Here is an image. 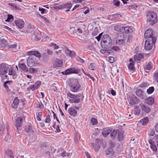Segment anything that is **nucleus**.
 Returning <instances> with one entry per match:
<instances>
[{
  "label": "nucleus",
  "mask_w": 158,
  "mask_h": 158,
  "mask_svg": "<svg viewBox=\"0 0 158 158\" xmlns=\"http://www.w3.org/2000/svg\"><path fill=\"white\" fill-rule=\"evenodd\" d=\"M7 73L10 75L15 76L16 72L11 65L2 63L0 65V75H5Z\"/></svg>",
  "instance_id": "f257e3e1"
},
{
  "label": "nucleus",
  "mask_w": 158,
  "mask_h": 158,
  "mask_svg": "<svg viewBox=\"0 0 158 158\" xmlns=\"http://www.w3.org/2000/svg\"><path fill=\"white\" fill-rule=\"evenodd\" d=\"M102 42L101 45L102 47L106 49H109L112 47V40L110 37L108 35H104L103 36Z\"/></svg>",
  "instance_id": "f03ea898"
},
{
  "label": "nucleus",
  "mask_w": 158,
  "mask_h": 158,
  "mask_svg": "<svg viewBox=\"0 0 158 158\" xmlns=\"http://www.w3.org/2000/svg\"><path fill=\"white\" fill-rule=\"evenodd\" d=\"M70 90L73 93H76L81 90V86L78 81L76 79L71 80L69 84Z\"/></svg>",
  "instance_id": "7ed1b4c3"
},
{
  "label": "nucleus",
  "mask_w": 158,
  "mask_h": 158,
  "mask_svg": "<svg viewBox=\"0 0 158 158\" xmlns=\"http://www.w3.org/2000/svg\"><path fill=\"white\" fill-rule=\"evenodd\" d=\"M67 95V98L69 99V100L71 103H78L80 101V98L81 94H72L70 92H68Z\"/></svg>",
  "instance_id": "20e7f679"
},
{
  "label": "nucleus",
  "mask_w": 158,
  "mask_h": 158,
  "mask_svg": "<svg viewBox=\"0 0 158 158\" xmlns=\"http://www.w3.org/2000/svg\"><path fill=\"white\" fill-rule=\"evenodd\" d=\"M147 20L150 25L155 24L157 21L156 13L153 11L149 12L147 15Z\"/></svg>",
  "instance_id": "39448f33"
},
{
  "label": "nucleus",
  "mask_w": 158,
  "mask_h": 158,
  "mask_svg": "<svg viewBox=\"0 0 158 158\" xmlns=\"http://www.w3.org/2000/svg\"><path fill=\"white\" fill-rule=\"evenodd\" d=\"M156 40V38L152 39L150 38L149 40H147L144 45V48L146 50H149L152 49L153 47V44H155Z\"/></svg>",
  "instance_id": "423d86ee"
},
{
  "label": "nucleus",
  "mask_w": 158,
  "mask_h": 158,
  "mask_svg": "<svg viewBox=\"0 0 158 158\" xmlns=\"http://www.w3.org/2000/svg\"><path fill=\"white\" fill-rule=\"evenodd\" d=\"M27 64L29 67L35 66H36L37 61L36 58L33 56H30L27 60Z\"/></svg>",
  "instance_id": "0eeeda50"
},
{
  "label": "nucleus",
  "mask_w": 158,
  "mask_h": 158,
  "mask_svg": "<svg viewBox=\"0 0 158 158\" xmlns=\"http://www.w3.org/2000/svg\"><path fill=\"white\" fill-rule=\"evenodd\" d=\"M144 37L145 38L147 39V40H149L151 38L153 40L154 37L156 38L153 35L152 30L151 29H149L146 31L144 33Z\"/></svg>",
  "instance_id": "6e6552de"
},
{
  "label": "nucleus",
  "mask_w": 158,
  "mask_h": 158,
  "mask_svg": "<svg viewBox=\"0 0 158 158\" xmlns=\"http://www.w3.org/2000/svg\"><path fill=\"white\" fill-rule=\"evenodd\" d=\"M79 71L80 69H77L76 68H71L66 69L64 71V74L68 75L73 73L77 74L79 73Z\"/></svg>",
  "instance_id": "1a4fd4ad"
},
{
  "label": "nucleus",
  "mask_w": 158,
  "mask_h": 158,
  "mask_svg": "<svg viewBox=\"0 0 158 158\" xmlns=\"http://www.w3.org/2000/svg\"><path fill=\"white\" fill-rule=\"evenodd\" d=\"M41 82L40 81H37L34 85H30V86L27 88V90L30 91V90L34 91L37 89L40 86Z\"/></svg>",
  "instance_id": "9d476101"
},
{
  "label": "nucleus",
  "mask_w": 158,
  "mask_h": 158,
  "mask_svg": "<svg viewBox=\"0 0 158 158\" xmlns=\"http://www.w3.org/2000/svg\"><path fill=\"white\" fill-rule=\"evenodd\" d=\"M25 60H21L20 61L18 64V66L19 68L21 69L24 71L27 72L28 71V68H27L25 64Z\"/></svg>",
  "instance_id": "9b49d317"
},
{
  "label": "nucleus",
  "mask_w": 158,
  "mask_h": 158,
  "mask_svg": "<svg viewBox=\"0 0 158 158\" xmlns=\"http://www.w3.org/2000/svg\"><path fill=\"white\" fill-rule=\"evenodd\" d=\"M14 23L16 26L19 28L21 29L24 27V23L22 19H17L14 21Z\"/></svg>",
  "instance_id": "f8f14e48"
},
{
  "label": "nucleus",
  "mask_w": 158,
  "mask_h": 158,
  "mask_svg": "<svg viewBox=\"0 0 158 158\" xmlns=\"http://www.w3.org/2000/svg\"><path fill=\"white\" fill-rule=\"evenodd\" d=\"M23 119L21 117L18 118L15 121V126L16 127L17 130L19 133V131H20V129H19V128L21 126L22 124V123Z\"/></svg>",
  "instance_id": "ddd939ff"
},
{
  "label": "nucleus",
  "mask_w": 158,
  "mask_h": 158,
  "mask_svg": "<svg viewBox=\"0 0 158 158\" xmlns=\"http://www.w3.org/2000/svg\"><path fill=\"white\" fill-rule=\"evenodd\" d=\"M27 56L34 55L38 58H40L41 55L37 51H29L27 52L26 53Z\"/></svg>",
  "instance_id": "4468645a"
},
{
  "label": "nucleus",
  "mask_w": 158,
  "mask_h": 158,
  "mask_svg": "<svg viewBox=\"0 0 158 158\" xmlns=\"http://www.w3.org/2000/svg\"><path fill=\"white\" fill-rule=\"evenodd\" d=\"M63 64V61L60 59H56L53 63V67L54 68L61 67Z\"/></svg>",
  "instance_id": "2eb2a0df"
},
{
  "label": "nucleus",
  "mask_w": 158,
  "mask_h": 158,
  "mask_svg": "<svg viewBox=\"0 0 158 158\" xmlns=\"http://www.w3.org/2000/svg\"><path fill=\"white\" fill-rule=\"evenodd\" d=\"M137 100V97L134 95H132L129 97L128 102L130 104L133 105L136 104Z\"/></svg>",
  "instance_id": "dca6fc26"
},
{
  "label": "nucleus",
  "mask_w": 158,
  "mask_h": 158,
  "mask_svg": "<svg viewBox=\"0 0 158 158\" xmlns=\"http://www.w3.org/2000/svg\"><path fill=\"white\" fill-rule=\"evenodd\" d=\"M135 94L137 96L143 99L146 97V94H144V92L141 89H137L136 91Z\"/></svg>",
  "instance_id": "f3484780"
},
{
  "label": "nucleus",
  "mask_w": 158,
  "mask_h": 158,
  "mask_svg": "<svg viewBox=\"0 0 158 158\" xmlns=\"http://www.w3.org/2000/svg\"><path fill=\"white\" fill-rule=\"evenodd\" d=\"M140 106L141 107L142 111L144 112L148 113L150 112L151 109L149 106L145 105L143 103L140 104Z\"/></svg>",
  "instance_id": "a211bd4d"
},
{
  "label": "nucleus",
  "mask_w": 158,
  "mask_h": 158,
  "mask_svg": "<svg viewBox=\"0 0 158 158\" xmlns=\"http://www.w3.org/2000/svg\"><path fill=\"white\" fill-rule=\"evenodd\" d=\"M122 29V32H124L126 33H131L133 31L132 28L129 27H123Z\"/></svg>",
  "instance_id": "6ab92c4d"
},
{
  "label": "nucleus",
  "mask_w": 158,
  "mask_h": 158,
  "mask_svg": "<svg viewBox=\"0 0 158 158\" xmlns=\"http://www.w3.org/2000/svg\"><path fill=\"white\" fill-rule=\"evenodd\" d=\"M145 102L148 105H152L154 102V99L153 98L150 97L145 100Z\"/></svg>",
  "instance_id": "aec40b11"
},
{
  "label": "nucleus",
  "mask_w": 158,
  "mask_h": 158,
  "mask_svg": "<svg viewBox=\"0 0 158 158\" xmlns=\"http://www.w3.org/2000/svg\"><path fill=\"white\" fill-rule=\"evenodd\" d=\"M65 53L67 56L71 57H74L75 55V53L73 51H71L69 49H66L65 51Z\"/></svg>",
  "instance_id": "412c9836"
},
{
  "label": "nucleus",
  "mask_w": 158,
  "mask_h": 158,
  "mask_svg": "<svg viewBox=\"0 0 158 158\" xmlns=\"http://www.w3.org/2000/svg\"><path fill=\"white\" fill-rule=\"evenodd\" d=\"M111 131V130L108 128H106L103 129L102 134L104 137H106Z\"/></svg>",
  "instance_id": "4be33fe9"
},
{
  "label": "nucleus",
  "mask_w": 158,
  "mask_h": 158,
  "mask_svg": "<svg viewBox=\"0 0 158 158\" xmlns=\"http://www.w3.org/2000/svg\"><path fill=\"white\" fill-rule=\"evenodd\" d=\"M69 113L72 116H75L77 114V111L72 107L68 109Z\"/></svg>",
  "instance_id": "5701e85b"
},
{
  "label": "nucleus",
  "mask_w": 158,
  "mask_h": 158,
  "mask_svg": "<svg viewBox=\"0 0 158 158\" xmlns=\"http://www.w3.org/2000/svg\"><path fill=\"white\" fill-rule=\"evenodd\" d=\"M106 154L109 157L112 156L114 154V152L112 148H108L106 151Z\"/></svg>",
  "instance_id": "b1692460"
},
{
  "label": "nucleus",
  "mask_w": 158,
  "mask_h": 158,
  "mask_svg": "<svg viewBox=\"0 0 158 158\" xmlns=\"http://www.w3.org/2000/svg\"><path fill=\"white\" fill-rule=\"evenodd\" d=\"M153 67L152 63L149 62L146 63L143 66L144 69L146 70H150Z\"/></svg>",
  "instance_id": "393cba45"
},
{
  "label": "nucleus",
  "mask_w": 158,
  "mask_h": 158,
  "mask_svg": "<svg viewBox=\"0 0 158 158\" xmlns=\"http://www.w3.org/2000/svg\"><path fill=\"white\" fill-rule=\"evenodd\" d=\"M19 102V101L17 97H16L13 101V104H12V106L13 108H16Z\"/></svg>",
  "instance_id": "a878e982"
},
{
  "label": "nucleus",
  "mask_w": 158,
  "mask_h": 158,
  "mask_svg": "<svg viewBox=\"0 0 158 158\" xmlns=\"http://www.w3.org/2000/svg\"><path fill=\"white\" fill-rule=\"evenodd\" d=\"M115 39L126 40L127 39V36L126 35L123 34H118L116 37L114 39V41H115Z\"/></svg>",
  "instance_id": "bb28decb"
},
{
  "label": "nucleus",
  "mask_w": 158,
  "mask_h": 158,
  "mask_svg": "<svg viewBox=\"0 0 158 158\" xmlns=\"http://www.w3.org/2000/svg\"><path fill=\"white\" fill-rule=\"evenodd\" d=\"M5 158H14L13 156L12 152L11 150H8L6 152L5 156Z\"/></svg>",
  "instance_id": "cd10ccee"
},
{
  "label": "nucleus",
  "mask_w": 158,
  "mask_h": 158,
  "mask_svg": "<svg viewBox=\"0 0 158 158\" xmlns=\"http://www.w3.org/2000/svg\"><path fill=\"white\" fill-rule=\"evenodd\" d=\"M8 44L7 41L3 38L0 39V45L2 47H5Z\"/></svg>",
  "instance_id": "c85d7f7f"
},
{
  "label": "nucleus",
  "mask_w": 158,
  "mask_h": 158,
  "mask_svg": "<svg viewBox=\"0 0 158 158\" xmlns=\"http://www.w3.org/2000/svg\"><path fill=\"white\" fill-rule=\"evenodd\" d=\"M119 131L118 130H114L112 131L110 134V135L112 139H114L118 135Z\"/></svg>",
  "instance_id": "c756f323"
},
{
  "label": "nucleus",
  "mask_w": 158,
  "mask_h": 158,
  "mask_svg": "<svg viewBox=\"0 0 158 158\" xmlns=\"http://www.w3.org/2000/svg\"><path fill=\"white\" fill-rule=\"evenodd\" d=\"M72 6V4L71 3H68L64 5L63 7L64 8L68 9V10H65L66 11H70V9L71 8Z\"/></svg>",
  "instance_id": "7c9ffc66"
},
{
  "label": "nucleus",
  "mask_w": 158,
  "mask_h": 158,
  "mask_svg": "<svg viewBox=\"0 0 158 158\" xmlns=\"http://www.w3.org/2000/svg\"><path fill=\"white\" fill-rule=\"evenodd\" d=\"M116 44L118 45H123L124 44L126 40H118L115 39Z\"/></svg>",
  "instance_id": "2f4dec72"
},
{
  "label": "nucleus",
  "mask_w": 158,
  "mask_h": 158,
  "mask_svg": "<svg viewBox=\"0 0 158 158\" xmlns=\"http://www.w3.org/2000/svg\"><path fill=\"white\" fill-rule=\"evenodd\" d=\"M128 69L130 70L134 71L135 70L134 62H131L128 65Z\"/></svg>",
  "instance_id": "473e14b6"
},
{
  "label": "nucleus",
  "mask_w": 158,
  "mask_h": 158,
  "mask_svg": "<svg viewBox=\"0 0 158 158\" xmlns=\"http://www.w3.org/2000/svg\"><path fill=\"white\" fill-rule=\"evenodd\" d=\"M118 139L119 141L122 140L124 137L123 133L119 131L118 132Z\"/></svg>",
  "instance_id": "72a5a7b5"
},
{
  "label": "nucleus",
  "mask_w": 158,
  "mask_h": 158,
  "mask_svg": "<svg viewBox=\"0 0 158 158\" xmlns=\"http://www.w3.org/2000/svg\"><path fill=\"white\" fill-rule=\"evenodd\" d=\"M140 122L143 125H145L148 122V118L147 117L144 118L140 121Z\"/></svg>",
  "instance_id": "f704fd0d"
},
{
  "label": "nucleus",
  "mask_w": 158,
  "mask_h": 158,
  "mask_svg": "<svg viewBox=\"0 0 158 158\" xmlns=\"http://www.w3.org/2000/svg\"><path fill=\"white\" fill-rule=\"evenodd\" d=\"M123 27H122L120 26L117 25L114 27V29L115 30L118 31L122 32V28H123Z\"/></svg>",
  "instance_id": "c9c22d12"
},
{
  "label": "nucleus",
  "mask_w": 158,
  "mask_h": 158,
  "mask_svg": "<svg viewBox=\"0 0 158 158\" xmlns=\"http://www.w3.org/2000/svg\"><path fill=\"white\" fill-rule=\"evenodd\" d=\"M13 20V17L11 15H8L7 18L6 20L7 22H11Z\"/></svg>",
  "instance_id": "e433bc0d"
},
{
  "label": "nucleus",
  "mask_w": 158,
  "mask_h": 158,
  "mask_svg": "<svg viewBox=\"0 0 158 158\" xmlns=\"http://www.w3.org/2000/svg\"><path fill=\"white\" fill-rule=\"evenodd\" d=\"M154 88L152 86L149 87L147 90V93L148 94H150L152 93L154 91Z\"/></svg>",
  "instance_id": "4c0bfd02"
},
{
  "label": "nucleus",
  "mask_w": 158,
  "mask_h": 158,
  "mask_svg": "<svg viewBox=\"0 0 158 158\" xmlns=\"http://www.w3.org/2000/svg\"><path fill=\"white\" fill-rule=\"evenodd\" d=\"M91 123L93 125H95L97 124L98 121L96 118L93 117L91 119Z\"/></svg>",
  "instance_id": "58836bf2"
},
{
  "label": "nucleus",
  "mask_w": 158,
  "mask_h": 158,
  "mask_svg": "<svg viewBox=\"0 0 158 158\" xmlns=\"http://www.w3.org/2000/svg\"><path fill=\"white\" fill-rule=\"evenodd\" d=\"M95 68V64L94 63H91L90 64L89 67V69L94 70Z\"/></svg>",
  "instance_id": "ea45409f"
},
{
  "label": "nucleus",
  "mask_w": 158,
  "mask_h": 158,
  "mask_svg": "<svg viewBox=\"0 0 158 158\" xmlns=\"http://www.w3.org/2000/svg\"><path fill=\"white\" fill-rule=\"evenodd\" d=\"M28 71L30 73H34L37 72V70L35 68H30Z\"/></svg>",
  "instance_id": "a19ab883"
},
{
  "label": "nucleus",
  "mask_w": 158,
  "mask_h": 158,
  "mask_svg": "<svg viewBox=\"0 0 158 158\" xmlns=\"http://www.w3.org/2000/svg\"><path fill=\"white\" fill-rule=\"evenodd\" d=\"M150 147L153 151L155 152H156L157 148L155 144H154L152 145H150Z\"/></svg>",
  "instance_id": "79ce46f5"
},
{
  "label": "nucleus",
  "mask_w": 158,
  "mask_h": 158,
  "mask_svg": "<svg viewBox=\"0 0 158 158\" xmlns=\"http://www.w3.org/2000/svg\"><path fill=\"white\" fill-rule=\"evenodd\" d=\"M113 4L117 6H118L120 5V1L118 0H114L113 1Z\"/></svg>",
  "instance_id": "37998d69"
},
{
  "label": "nucleus",
  "mask_w": 158,
  "mask_h": 158,
  "mask_svg": "<svg viewBox=\"0 0 158 158\" xmlns=\"http://www.w3.org/2000/svg\"><path fill=\"white\" fill-rule=\"evenodd\" d=\"M107 18L111 20H113L115 19L114 14L108 15L107 16Z\"/></svg>",
  "instance_id": "c03bdc74"
},
{
  "label": "nucleus",
  "mask_w": 158,
  "mask_h": 158,
  "mask_svg": "<svg viewBox=\"0 0 158 158\" xmlns=\"http://www.w3.org/2000/svg\"><path fill=\"white\" fill-rule=\"evenodd\" d=\"M9 5H11V6H13L14 7L18 9H19V7L18 5H17L16 4H15V3H9Z\"/></svg>",
  "instance_id": "a18cd8bd"
},
{
  "label": "nucleus",
  "mask_w": 158,
  "mask_h": 158,
  "mask_svg": "<svg viewBox=\"0 0 158 158\" xmlns=\"http://www.w3.org/2000/svg\"><path fill=\"white\" fill-rule=\"evenodd\" d=\"M153 77L156 79V81H158V71H156L155 72Z\"/></svg>",
  "instance_id": "49530a36"
},
{
  "label": "nucleus",
  "mask_w": 158,
  "mask_h": 158,
  "mask_svg": "<svg viewBox=\"0 0 158 158\" xmlns=\"http://www.w3.org/2000/svg\"><path fill=\"white\" fill-rule=\"evenodd\" d=\"M32 129V127L31 126H28L25 128V131L26 132H30Z\"/></svg>",
  "instance_id": "de8ad7c7"
},
{
  "label": "nucleus",
  "mask_w": 158,
  "mask_h": 158,
  "mask_svg": "<svg viewBox=\"0 0 158 158\" xmlns=\"http://www.w3.org/2000/svg\"><path fill=\"white\" fill-rule=\"evenodd\" d=\"M50 122V118L49 115H48L46 117V118L45 121L46 123H49Z\"/></svg>",
  "instance_id": "09e8293b"
},
{
  "label": "nucleus",
  "mask_w": 158,
  "mask_h": 158,
  "mask_svg": "<svg viewBox=\"0 0 158 158\" xmlns=\"http://www.w3.org/2000/svg\"><path fill=\"white\" fill-rule=\"evenodd\" d=\"M111 49L116 51H118L120 50V48L118 47L117 46H113L112 47Z\"/></svg>",
  "instance_id": "8fccbe9b"
},
{
  "label": "nucleus",
  "mask_w": 158,
  "mask_h": 158,
  "mask_svg": "<svg viewBox=\"0 0 158 158\" xmlns=\"http://www.w3.org/2000/svg\"><path fill=\"white\" fill-rule=\"evenodd\" d=\"M40 33H38L35 36V40H40L41 39Z\"/></svg>",
  "instance_id": "3c124183"
},
{
  "label": "nucleus",
  "mask_w": 158,
  "mask_h": 158,
  "mask_svg": "<svg viewBox=\"0 0 158 158\" xmlns=\"http://www.w3.org/2000/svg\"><path fill=\"white\" fill-rule=\"evenodd\" d=\"M77 61L81 63H83L84 62V60L80 57L77 58Z\"/></svg>",
  "instance_id": "603ef678"
},
{
  "label": "nucleus",
  "mask_w": 158,
  "mask_h": 158,
  "mask_svg": "<svg viewBox=\"0 0 158 158\" xmlns=\"http://www.w3.org/2000/svg\"><path fill=\"white\" fill-rule=\"evenodd\" d=\"M8 47L10 48H16L17 47V45L16 44H10L9 45H7Z\"/></svg>",
  "instance_id": "864d4df0"
},
{
  "label": "nucleus",
  "mask_w": 158,
  "mask_h": 158,
  "mask_svg": "<svg viewBox=\"0 0 158 158\" xmlns=\"http://www.w3.org/2000/svg\"><path fill=\"white\" fill-rule=\"evenodd\" d=\"M140 110L137 109L135 110L134 114L135 115H139L140 113Z\"/></svg>",
  "instance_id": "5fc2aeb1"
},
{
  "label": "nucleus",
  "mask_w": 158,
  "mask_h": 158,
  "mask_svg": "<svg viewBox=\"0 0 158 158\" xmlns=\"http://www.w3.org/2000/svg\"><path fill=\"white\" fill-rule=\"evenodd\" d=\"M115 19H119L121 17V15L120 14H114Z\"/></svg>",
  "instance_id": "6e6d98bb"
},
{
  "label": "nucleus",
  "mask_w": 158,
  "mask_h": 158,
  "mask_svg": "<svg viewBox=\"0 0 158 158\" xmlns=\"http://www.w3.org/2000/svg\"><path fill=\"white\" fill-rule=\"evenodd\" d=\"M132 38V37L131 35H129L128 37L127 42H128L130 43L131 41Z\"/></svg>",
  "instance_id": "4d7b16f0"
},
{
  "label": "nucleus",
  "mask_w": 158,
  "mask_h": 158,
  "mask_svg": "<svg viewBox=\"0 0 158 158\" xmlns=\"http://www.w3.org/2000/svg\"><path fill=\"white\" fill-rule=\"evenodd\" d=\"M95 150L96 151L98 150L100 148V146L97 144H96L93 146Z\"/></svg>",
  "instance_id": "13d9d810"
},
{
  "label": "nucleus",
  "mask_w": 158,
  "mask_h": 158,
  "mask_svg": "<svg viewBox=\"0 0 158 158\" xmlns=\"http://www.w3.org/2000/svg\"><path fill=\"white\" fill-rule=\"evenodd\" d=\"M114 61V57L112 56L110 57L109 58V61L111 63L113 62Z\"/></svg>",
  "instance_id": "bf43d9fd"
},
{
  "label": "nucleus",
  "mask_w": 158,
  "mask_h": 158,
  "mask_svg": "<svg viewBox=\"0 0 158 158\" xmlns=\"http://www.w3.org/2000/svg\"><path fill=\"white\" fill-rule=\"evenodd\" d=\"M39 10L40 11H41V14H43L44 13V11H45V10L43 8H41L40 7H39Z\"/></svg>",
  "instance_id": "052dcab7"
},
{
  "label": "nucleus",
  "mask_w": 158,
  "mask_h": 158,
  "mask_svg": "<svg viewBox=\"0 0 158 158\" xmlns=\"http://www.w3.org/2000/svg\"><path fill=\"white\" fill-rule=\"evenodd\" d=\"M115 144V143L114 142L111 141L110 143V147L112 148L114 146Z\"/></svg>",
  "instance_id": "680f3d73"
},
{
  "label": "nucleus",
  "mask_w": 158,
  "mask_h": 158,
  "mask_svg": "<svg viewBox=\"0 0 158 158\" xmlns=\"http://www.w3.org/2000/svg\"><path fill=\"white\" fill-rule=\"evenodd\" d=\"M148 142L150 145H152L154 144H155V142L153 141L152 139H150Z\"/></svg>",
  "instance_id": "e2e57ef3"
},
{
  "label": "nucleus",
  "mask_w": 158,
  "mask_h": 158,
  "mask_svg": "<svg viewBox=\"0 0 158 158\" xmlns=\"http://www.w3.org/2000/svg\"><path fill=\"white\" fill-rule=\"evenodd\" d=\"M102 35V33L100 34L99 35L96 37V39H97L98 41H99L100 40L101 37Z\"/></svg>",
  "instance_id": "0e129e2a"
},
{
  "label": "nucleus",
  "mask_w": 158,
  "mask_h": 158,
  "mask_svg": "<svg viewBox=\"0 0 158 158\" xmlns=\"http://www.w3.org/2000/svg\"><path fill=\"white\" fill-rule=\"evenodd\" d=\"M62 156L63 157H65L68 156V153H66V152H64L61 154Z\"/></svg>",
  "instance_id": "69168bd1"
},
{
  "label": "nucleus",
  "mask_w": 158,
  "mask_h": 158,
  "mask_svg": "<svg viewBox=\"0 0 158 158\" xmlns=\"http://www.w3.org/2000/svg\"><path fill=\"white\" fill-rule=\"evenodd\" d=\"M52 46H53L54 47L55 49H57L59 48V47L56 45V44L54 43H52Z\"/></svg>",
  "instance_id": "338daca9"
},
{
  "label": "nucleus",
  "mask_w": 158,
  "mask_h": 158,
  "mask_svg": "<svg viewBox=\"0 0 158 158\" xmlns=\"http://www.w3.org/2000/svg\"><path fill=\"white\" fill-rule=\"evenodd\" d=\"M43 59L44 60V61H47V60H48V56L46 55L44 57L43 56Z\"/></svg>",
  "instance_id": "774afa93"
}]
</instances>
